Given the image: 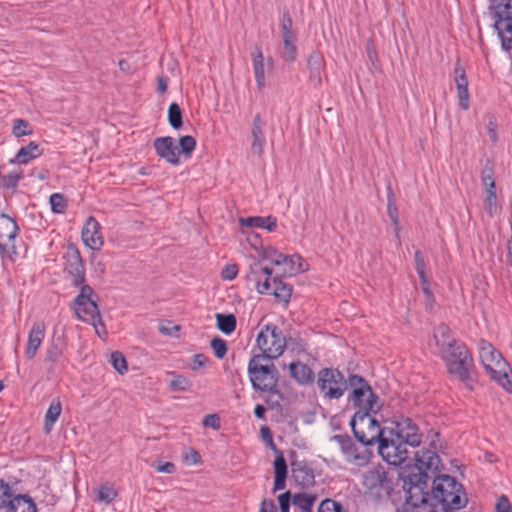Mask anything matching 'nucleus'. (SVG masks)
Returning <instances> with one entry per match:
<instances>
[{
	"mask_svg": "<svg viewBox=\"0 0 512 512\" xmlns=\"http://www.w3.org/2000/svg\"><path fill=\"white\" fill-rule=\"evenodd\" d=\"M432 499L440 505L443 512L460 509L465 506L467 498L462 485L449 475L433 477Z\"/></svg>",
	"mask_w": 512,
	"mask_h": 512,
	"instance_id": "nucleus-1",
	"label": "nucleus"
},
{
	"mask_svg": "<svg viewBox=\"0 0 512 512\" xmlns=\"http://www.w3.org/2000/svg\"><path fill=\"white\" fill-rule=\"evenodd\" d=\"M441 447L438 434L433 435L429 443V448H422L415 454V466L418 474L410 475V482L415 486L426 485L427 480L437 475L441 468V460L438 455V449Z\"/></svg>",
	"mask_w": 512,
	"mask_h": 512,
	"instance_id": "nucleus-2",
	"label": "nucleus"
},
{
	"mask_svg": "<svg viewBox=\"0 0 512 512\" xmlns=\"http://www.w3.org/2000/svg\"><path fill=\"white\" fill-rule=\"evenodd\" d=\"M479 357L492 379L497 381L507 391L512 392V376L509 374L508 363L500 352L491 343L480 340Z\"/></svg>",
	"mask_w": 512,
	"mask_h": 512,
	"instance_id": "nucleus-3",
	"label": "nucleus"
},
{
	"mask_svg": "<svg viewBox=\"0 0 512 512\" xmlns=\"http://www.w3.org/2000/svg\"><path fill=\"white\" fill-rule=\"evenodd\" d=\"M448 372L472 388L474 383V363L471 354L462 343L454 346L442 356Z\"/></svg>",
	"mask_w": 512,
	"mask_h": 512,
	"instance_id": "nucleus-4",
	"label": "nucleus"
},
{
	"mask_svg": "<svg viewBox=\"0 0 512 512\" xmlns=\"http://www.w3.org/2000/svg\"><path fill=\"white\" fill-rule=\"evenodd\" d=\"M248 374L252 387L262 392H274L277 387L278 373L273 363L265 356L255 355L248 364Z\"/></svg>",
	"mask_w": 512,
	"mask_h": 512,
	"instance_id": "nucleus-5",
	"label": "nucleus"
},
{
	"mask_svg": "<svg viewBox=\"0 0 512 512\" xmlns=\"http://www.w3.org/2000/svg\"><path fill=\"white\" fill-rule=\"evenodd\" d=\"M351 393L349 401L358 408L356 413L377 412L380 409L378 405V396L373 392L367 381L359 375H351L348 379Z\"/></svg>",
	"mask_w": 512,
	"mask_h": 512,
	"instance_id": "nucleus-6",
	"label": "nucleus"
},
{
	"mask_svg": "<svg viewBox=\"0 0 512 512\" xmlns=\"http://www.w3.org/2000/svg\"><path fill=\"white\" fill-rule=\"evenodd\" d=\"M362 485L366 493L378 501L387 500L393 491V479L380 465L370 468L363 474Z\"/></svg>",
	"mask_w": 512,
	"mask_h": 512,
	"instance_id": "nucleus-7",
	"label": "nucleus"
},
{
	"mask_svg": "<svg viewBox=\"0 0 512 512\" xmlns=\"http://www.w3.org/2000/svg\"><path fill=\"white\" fill-rule=\"evenodd\" d=\"M356 439L363 445H373L379 442L384 430L371 412L355 413L350 422Z\"/></svg>",
	"mask_w": 512,
	"mask_h": 512,
	"instance_id": "nucleus-8",
	"label": "nucleus"
},
{
	"mask_svg": "<svg viewBox=\"0 0 512 512\" xmlns=\"http://www.w3.org/2000/svg\"><path fill=\"white\" fill-rule=\"evenodd\" d=\"M80 293L73 302V309L78 319L89 324L100 323L103 327L100 311L97 305L98 296L89 285H80Z\"/></svg>",
	"mask_w": 512,
	"mask_h": 512,
	"instance_id": "nucleus-9",
	"label": "nucleus"
},
{
	"mask_svg": "<svg viewBox=\"0 0 512 512\" xmlns=\"http://www.w3.org/2000/svg\"><path fill=\"white\" fill-rule=\"evenodd\" d=\"M256 343L265 360L280 357L286 348V339L276 325H266L257 335Z\"/></svg>",
	"mask_w": 512,
	"mask_h": 512,
	"instance_id": "nucleus-10",
	"label": "nucleus"
},
{
	"mask_svg": "<svg viewBox=\"0 0 512 512\" xmlns=\"http://www.w3.org/2000/svg\"><path fill=\"white\" fill-rule=\"evenodd\" d=\"M378 451L382 458L391 465H400L407 458V444L392 430H384L379 440Z\"/></svg>",
	"mask_w": 512,
	"mask_h": 512,
	"instance_id": "nucleus-11",
	"label": "nucleus"
},
{
	"mask_svg": "<svg viewBox=\"0 0 512 512\" xmlns=\"http://www.w3.org/2000/svg\"><path fill=\"white\" fill-rule=\"evenodd\" d=\"M348 381L337 369L324 368L319 371L317 386L327 399H339L347 390Z\"/></svg>",
	"mask_w": 512,
	"mask_h": 512,
	"instance_id": "nucleus-12",
	"label": "nucleus"
},
{
	"mask_svg": "<svg viewBox=\"0 0 512 512\" xmlns=\"http://www.w3.org/2000/svg\"><path fill=\"white\" fill-rule=\"evenodd\" d=\"M333 440L338 444L346 462L359 467L369 463L372 452L367 445H357L347 435H335Z\"/></svg>",
	"mask_w": 512,
	"mask_h": 512,
	"instance_id": "nucleus-13",
	"label": "nucleus"
},
{
	"mask_svg": "<svg viewBox=\"0 0 512 512\" xmlns=\"http://www.w3.org/2000/svg\"><path fill=\"white\" fill-rule=\"evenodd\" d=\"M64 269L73 277V284L80 286L85 281V269L81 254L75 246H69L64 253Z\"/></svg>",
	"mask_w": 512,
	"mask_h": 512,
	"instance_id": "nucleus-14",
	"label": "nucleus"
},
{
	"mask_svg": "<svg viewBox=\"0 0 512 512\" xmlns=\"http://www.w3.org/2000/svg\"><path fill=\"white\" fill-rule=\"evenodd\" d=\"M272 272L269 267H263L260 263H253L250 265L247 279L256 284V289L260 294L270 295L273 289Z\"/></svg>",
	"mask_w": 512,
	"mask_h": 512,
	"instance_id": "nucleus-15",
	"label": "nucleus"
},
{
	"mask_svg": "<svg viewBox=\"0 0 512 512\" xmlns=\"http://www.w3.org/2000/svg\"><path fill=\"white\" fill-rule=\"evenodd\" d=\"M81 237L83 243L94 251H100L104 245V237L101 233V225L95 217L90 216L82 228Z\"/></svg>",
	"mask_w": 512,
	"mask_h": 512,
	"instance_id": "nucleus-16",
	"label": "nucleus"
},
{
	"mask_svg": "<svg viewBox=\"0 0 512 512\" xmlns=\"http://www.w3.org/2000/svg\"><path fill=\"white\" fill-rule=\"evenodd\" d=\"M407 445L416 447L421 443V434L417 425L410 418H401L395 422L394 427L389 428Z\"/></svg>",
	"mask_w": 512,
	"mask_h": 512,
	"instance_id": "nucleus-17",
	"label": "nucleus"
},
{
	"mask_svg": "<svg viewBox=\"0 0 512 512\" xmlns=\"http://www.w3.org/2000/svg\"><path fill=\"white\" fill-rule=\"evenodd\" d=\"M251 59L256 85L257 88L261 91L266 86L265 68L267 66L269 69H273L274 62L272 57H269L267 59V63H265L264 54L261 47L258 45L254 46L253 50L251 51Z\"/></svg>",
	"mask_w": 512,
	"mask_h": 512,
	"instance_id": "nucleus-18",
	"label": "nucleus"
},
{
	"mask_svg": "<svg viewBox=\"0 0 512 512\" xmlns=\"http://www.w3.org/2000/svg\"><path fill=\"white\" fill-rule=\"evenodd\" d=\"M46 324L43 320H37L32 324L28 333V339L25 347V356L28 360L33 359L46 335Z\"/></svg>",
	"mask_w": 512,
	"mask_h": 512,
	"instance_id": "nucleus-19",
	"label": "nucleus"
},
{
	"mask_svg": "<svg viewBox=\"0 0 512 512\" xmlns=\"http://www.w3.org/2000/svg\"><path fill=\"white\" fill-rule=\"evenodd\" d=\"M18 232L16 221L9 215L0 214V248L14 249L15 239Z\"/></svg>",
	"mask_w": 512,
	"mask_h": 512,
	"instance_id": "nucleus-20",
	"label": "nucleus"
},
{
	"mask_svg": "<svg viewBox=\"0 0 512 512\" xmlns=\"http://www.w3.org/2000/svg\"><path fill=\"white\" fill-rule=\"evenodd\" d=\"M153 146L160 158L172 165L179 163V153L172 137H158L154 140Z\"/></svg>",
	"mask_w": 512,
	"mask_h": 512,
	"instance_id": "nucleus-21",
	"label": "nucleus"
},
{
	"mask_svg": "<svg viewBox=\"0 0 512 512\" xmlns=\"http://www.w3.org/2000/svg\"><path fill=\"white\" fill-rule=\"evenodd\" d=\"M277 266L282 267L281 273L286 276H295L309 269L308 263L298 254L278 256Z\"/></svg>",
	"mask_w": 512,
	"mask_h": 512,
	"instance_id": "nucleus-22",
	"label": "nucleus"
},
{
	"mask_svg": "<svg viewBox=\"0 0 512 512\" xmlns=\"http://www.w3.org/2000/svg\"><path fill=\"white\" fill-rule=\"evenodd\" d=\"M266 146V137L264 134V122L260 114H256L253 118L251 127V152L262 157Z\"/></svg>",
	"mask_w": 512,
	"mask_h": 512,
	"instance_id": "nucleus-23",
	"label": "nucleus"
},
{
	"mask_svg": "<svg viewBox=\"0 0 512 512\" xmlns=\"http://www.w3.org/2000/svg\"><path fill=\"white\" fill-rule=\"evenodd\" d=\"M454 73L459 105L463 110H467L470 106V95L468 91V79L466 72L464 68L457 63Z\"/></svg>",
	"mask_w": 512,
	"mask_h": 512,
	"instance_id": "nucleus-24",
	"label": "nucleus"
},
{
	"mask_svg": "<svg viewBox=\"0 0 512 512\" xmlns=\"http://www.w3.org/2000/svg\"><path fill=\"white\" fill-rule=\"evenodd\" d=\"M307 67L309 70V82L315 87L321 85L325 67L323 55L319 52H312L307 59Z\"/></svg>",
	"mask_w": 512,
	"mask_h": 512,
	"instance_id": "nucleus-25",
	"label": "nucleus"
},
{
	"mask_svg": "<svg viewBox=\"0 0 512 512\" xmlns=\"http://www.w3.org/2000/svg\"><path fill=\"white\" fill-rule=\"evenodd\" d=\"M434 338L436 341V345L440 349L441 356L446 354L447 351H450L451 348L460 344L457 342L449 327L444 324L439 325L434 331Z\"/></svg>",
	"mask_w": 512,
	"mask_h": 512,
	"instance_id": "nucleus-26",
	"label": "nucleus"
},
{
	"mask_svg": "<svg viewBox=\"0 0 512 512\" xmlns=\"http://www.w3.org/2000/svg\"><path fill=\"white\" fill-rule=\"evenodd\" d=\"M291 377L300 385H309L314 380L313 370L300 361L291 362L288 366Z\"/></svg>",
	"mask_w": 512,
	"mask_h": 512,
	"instance_id": "nucleus-27",
	"label": "nucleus"
},
{
	"mask_svg": "<svg viewBox=\"0 0 512 512\" xmlns=\"http://www.w3.org/2000/svg\"><path fill=\"white\" fill-rule=\"evenodd\" d=\"M43 154V149L35 142H30L28 145L21 147L17 152L15 158L10 160L11 164H27L30 160L36 159Z\"/></svg>",
	"mask_w": 512,
	"mask_h": 512,
	"instance_id": "nucleus-28",
	"label": "nucleus"
},
{
	"mask_svg": "<svg viewBox=\"0 0 512 512\" xmlns=\"http://www.w3.org/2000/svg\"><path fill=\"white\" fill-rule=\"evenodd\" d=\"M292 476L298 484L304 487L314 483L313 470L303 463H292Z\"/></svg>",
	"mask_w": 512,
	"mask_h": 512,
	"instance_id": "nucleus-29",
	"label": "nucleus"
},
{
	"mask_svg": "<svg viewBox=\"0 0 512 512\" xmlns=\"http://www.w3.org/2000/svg\"><path fill=\"white\" fill-rule=\"evenodd\" d=\"M239 223L242 227L264 228L270 232L274 231L277 227V220L275 217H272V216H268V217L254 216V217L240 218Z\"/></svg>",
	"mask_w": 512,
	"mask_h": 512,
	"instance_id": "nucleus-30",
	"label": "nucleus"
},
{
	"mask_svg": "<svg viewBox=\"0 0 512 512\" xmlns=\"http://www.w3.org/2000/svg\"><path fill=\"white\" fill-rule=\"evenodd\" d=\"M495 28L501 39L502 48L506 51H510L512 49V22L507 19L497 20L495 22Z\"/></svg>",
	"mask_w": 512,
	"mask_h": 512,
	"instance_id": "nucleus-31",
	"label": "nucleus"
},
{
	"mask_svg": "<svg viewBox=\"0 0 512 512\" xmlns=\"http://www.w3.org/2000/svg\"><path fill=\"white\" fill-rule=\"evenodd\" d=\"M274 491L285 488V480L287 477V464L282 453L278 454L274 460Z\"/></svg>",
	"mask_w": 512,
	"mask_h": 512,
	"instance_id": "nucleus-32",
	"label": "nucleus"
},
{
	"mask_svg": "<svg viewBox=\"0 0 512 512\" xmlns=\"http://www.w3.org/2000/svg\"><path fill=\"white\" fill-rule=\"evenodd\" d=\"M7 512H36V505L30 497L18 495L7 503Z\"/></svg>",
	"mask_w": 512,
	"mask_h": 512,
	"instance_id": "nucleus-33",
	"label": "nucleus"
},
{
	"mask_svg": "<svg viewBox=\"0 0 512 512\" xmlns=\"http://www.w3.org/2000/svg\"><path fill=\"white\" fill-rule=\"evenodd\" d=\"M317 500L315 494L302 492L293 495L292 503L300 512H312V507Z\"/></svg>",
	"mask_w": 512,
	"mask_h": 512,
	"instance_id": "nucleus-34",
	"label": "nucleus"
},
{
	"mask_svg": "<svg viewBox=\"0 0 512 512\" xmlns=\"http://www.w3.org/2000/svg\"><path fill=\"white\" fill-rule=\"evenodd\" d=\"M217 328L224 334L229 335L235 331L237 320L234 314L217 313L215 315Z\"/></svg>",
	"mask_w": 512,
	"mask_h": 512,
	"instance_id": "nucleus-35",
	"label": "nucleus"
},
{
	"mask_svg": "<svg viewBox=\"0 0 512 512\" xmlns=\"http://www.w3.org/2000/svg\"><path fill=\"white\" fill-rule=\"evenodd\" d=\"M61 402L59 399H54L46 412L45 415V431L49 433L55 424V422L58 420L60 414H61Z\"/></svg>",
	"mask_w": 512,
	"mask_h": 512,
	"instance_id": "nucleus-36",
	"label": "nucleus"
},
{
	"mask_svg": "<svg viewBox=\"0 0 512 512\" xmlns=\"http://www.w3.org/2000/svg\"><path fill=\"white\" fill-rule=\"evenodd\" d=\"M118 492L111 483H104L97 489V500L104 504H110L117 497Z\"/></svg>",
	"mask_w": 512,
	"mask_h": 512,
	"instance_id": "nucleus-37",
	"label": "nucleus"
},
{
	"mask_svg": "<svg viewBox=\"0 0 512 512\" xmlns=\"http://www.w3.org/2000/svg\"><path fill=\"white\" fill-rule=\"evenodd\" d=\"M292 288L278 278H273V289L270 295L287 302L291 297Z\"/></svg>",
	"mask_w": 512,
	"mask_h": 512,
	"instance_id": "nucleus-38",
	"label": "nucleus"
},
{
	"mask_svg": "<svg viewBox=\"0 0 512 512\" xmlns=\"http://www.w3.org/2000/svg\"><path fill=\"white\" fill-rule=\"evenodd\" d=\"M283 40V50L281 53V58L288 63H292L297 58V48L295 45L296 37L290 38H282Z\"/></svg>",
	"mask_w": 512,
	"mask_h": 512,
	"instance_id": "nucleus-39",
	"label": "nucleus"
},
{
	"mask_svg": "<svg viewBox=\"0 0 512 512\" xmlns=\"http://www.w3.org/2000/svg\"><path fill=\"white\" fill-rule=\"evenodd\" d=\"M12 133L15 137L19 138L31 135L33 129L28 121L17 118L13 120Z\"/></svg>",
	"mask_w": 512,
	"mask_h": 512,
	"instance_id": "nucleus-40",
	"label": "nucleus"
},
{
	"mask_svg": "<svg viewBox=\"0 0 512 512\" xmlns=\"http://www.w3.org/2000/svg\"><path fill=\"white\" fill-rule=\"evenodd\" d=\"M168 121L172 128L178 130L182 127V112L177 103H171L168 108Z\"/></svg>",
	"mask_w": 512,
	"mask_h": 512,
	"instance_id": "nucleus-41",
	"label": "nucleus"
},
{
	"mask_svg": "<svg viewBox=\"0 0 512 512\" xmlns=\"http://www.w3.org/2000/svg\"><path fill=\"white\" fill-rule=\"evenodd\" d=\"M173 376L169 387L172 391H186L192 386V381L181 374L170 373Z\"/></svg>",
	"mask_w": 512,
	"mask_h": 512,
	"instance_id": "nucleus-42",
	"label": "nucleus"
},
{
	"mask_svg": "<svg viewBox=\"0 0 512 512\" xmlns=\"http://www.w3.org/2000/svg\"><path fill=\"white\" fill-rule=\"evenodd\" d=\"M387 211L390 219L396 226V230H399V217H398V209L395 203L394 194L390 187H388V203H387Z\"/></svg>",
	"mask_w": 512,
	"mask_h": 512,
	"instance_id": "nucleus-43",
	"label": "nucleus"
},
{
	"mask_svg": "<svg viewBox=\"0 0 512 512\" xmlns=\"http://www.w3.org/2000/svg\"><path fill=\"white\" fill-rule=\"evenodd\" d=\"M497 15L498 20L507 19L512 22V0H498Z\"/></svg>",
	"mask_w": 512,
	"mask_h": 512,
	"instance_id": "nucleus-44",
	"label": "nucleus"
},
{
	"mask_svg": "<svg viewBox=\"0 0 512 512\" xmlns=\"http://www.w3.org/2000/svg\"><path fill=\"white\" fill-rule=\"evenodd\" d=\"M317 512H346V510L341 503L327 498L320 503Z\"/></svg>",
	"mask_w": 512,
	"mask_h": 512,
	"instance_id": "nucleus-45",
	"label": "nucleus"
},
{
	"mask_svg": "<svg viewBox=\"0 0 512 512\" xmlns=\"http://www.w3.org/2000/svg\"><path fill=\"white\" fill-rule=\"evenodd\" d=\"M110 362L120 374H124L128 370L126 359L121 352H113L110 356Z\"/></svg>",
	"mask_w": 512,
	"mask_h": 512,
	"instance_id": "nucleus-46",
	"label": "nucleus"
},
{
	"mask_svg": "<svg viewBox=\"0 0 512 512\" xmlns=\"http://www.w3.org/2000/svg\"><path fill=\"white\" fill-rule=\"evenodd\" d=\"M180 151L186 156H190L196 147V140L190 135L182 136L179 139Z\"/></svg>",
	"mask_w": 512,
	"mask_h": 512,
	"instance_id": "nucleus-47",
	"label": "nucleus"
},
{
	"mask_svg": "<svg viewBox=\"0 0 512 512\" xmlns=\"http://www.w3.org/2000/svg\"><path fill=\"white\" fill-rule=\"evenodd\" d=\"M51 209L55 213H63L66 210L67 202L60 193H54L50 196Z\"/></svg>",
	"mask_w": 512,
	"mask_h": 512,
	"instance_id": "nucleus-48",
	"label": "nucleus"
},
{
	"mask_svg": "<svg viewBox=\"0 0 512 512\" xmlns=\"http://www.w3.org/2000/svg\"><path fill=\"white\" fill-rule=\"evenodd\" d=\"M414 259H415V269L417 271V274L419 275L421 284H426L427 283V277L425 274L426 264H425L424 258L422 256V253L419 250H417L415 252Z\"/></svg>",
	"mask_w": 512,
	"mask_h": 512,
	"instance_id": "nucleus-49",
	"label": "nucleus"
},
{
	"mask_svg": "<svg viewBox=\"0 0 512 512\" xmlns=\"http://www.w3.org/2000/svg\"><path fill=\"white\" fill-rule=\"evenodd\" d=\"M481 181H482L483 187L491 186V184H495L494 168L489 161L482 168Z\"/></svg>",
	"mask_w": 512,
	"mask_h": 512,
	"instance_id": "nucleus-50",
	"label": "nucleus"
},
{
	"mask_svg": "<svg viewBox=\"0 0 512 512\" xmlns=\"http://www.w3.org/2000/svg\"><path fill=\"white\" fill-rule=\"evenodd\" d=\"M293 21L289 14V12L283 13L282 19H281V32H282V38H290L295 37L293 31H292Z\"/></svg>",
	"mask_w": 512,
	"mask_h": 512,
	"instance_id": "nucleus-51",
	"label": "nucleus"
},
{
	"mask_svg": "<svg viewBox=\"0 0 512 512\" xmlns=\"http://www.w3.org/2000/svg\"><path fill=\"white\" fill-rule=\"evenodd\" d=\"M484 209L489 217H494L497 214L499 210L497 195H486L484 199Z\"/></svg>",
	"mask_w": 512,
	"mask_h": 512,
	"instance_id": "nucleus-52",
	"label": "nucleus"
},
{
	"mask_svg": "<svg viewBox=\"0 0 512 512\" xmlns=\"http://www.w3.org/2000/svg\"><path fill=\"white\" fill-rule=\"evenodd\" d=\"M211 348L218 359L224 358L227 353L226 341L219 337H216L211 341Z\"/></svg>",
	"mask_w": 512,
	"mask_h": 512,
	"instance_id": "nucleus-53",
	"label": "nucleus"
},
{
	"mask_svg": "<svg viewBox=\"0 0 512 512\" xmlns=\"http://www.w3.org/2000/svg\"><path fill=\"white\" fill-rule=\"evenodd\" d=\"M61 355V349L56 344H52L45 353L44 362L52 366L58 361Z\"/></svg>",
	"mask_w": 512,
	"mask_h": 512,
	"instance_id": "nucleus-54",
	"label": "nucleus"
},
{
	"mask_svg": "<svg viewBox=\"0 0 512 512\" xmlns=\"http://www.w3.org/2000/svg\"><path fill=\"white\" fill-rule=\"evenodd\" d=\"M22 175L20 172H11L1 177L2 186L11 189L15 188L20 181Z\"/></svg>",
	"mask_w": 512,
	"mask_h": 512,
	"instance_id": "nucleus-55",
	"label": "nucleus"
},
{
	"mask_svg": "<svg viewBox=\"0 0 512 512\" xmlns=\"http://www.w3.org/2000/svg\"><path fill=\"white\" fill-rule=\"evenodd\" d=\"M11 488L10 486L4 482V480L0 479V509L4 508L9 500L11 499Z\"/></svg>",
	"mask_w": 512,
	"mask_h": 512,
	"instance_id": "nucleus-56",
	"label": "nucleus"
},
{
	"mask_svg": "<svg viewBox=\"0 0 512 512\" xmlns=\"http://www.w3.org/2000/svg\"><path fill=\"white\" fill-rule=\"evenodd\" d=\"M209 362V359L204 354H194L191 359V363L189 365V368L193 371H197L201 368L206 367L207 363Z\"/></svg>",
	"mask_w": 512,
	"mask_h": 512,
	"instance_id": "nucleus-57",
	"label": "nucleus"
},
{
	"mask_svg": "<svg viewBox=\"0 0 512 512\" xmlns=\"http://www.w3.org/2000/svg\"><path fill=\"white\" fill-rule=\"evenodd\" d=\"M152 467L160 472V473H166V474H173L176 471V466L172 462H161V461H154L152 463Z\"/></svg>",
	"mask_w": 512,
	"mask_h": 512,
	"instance_id": "nucleus-58",
	"label": "nucleus"
},
{
	"mask_svg": "<svg viewBox=\"0 0 512 512\" xmlns=\"http://www.w3.org/2000/svg\"><path fill=\"white\" fill-rule=\"evenodd\" d=\"M238 266L236 264H228L221 271V278L225 281H232L238 275Z\"/></svg>",
	"mask_w": 512,
	"mask_h": 512,
	"instance_id": "nucleus-59",
	"label": "nucleus"
},
{
	"mask_svg": "<svg viewBox=\"0 0 512 512\" xmlns=\"http://www.w3.org/2000/svg\"><path fill=\"white\" fill-rule=\"evenodd\" d=\"M179 330L180 327L170 321L163 322L159 325V332L165 336H176Z\"/></svg>",
	"mask_w": 512,
	"mask_h": 512,
	"instance_id": "nucleus-60",
	"label": "nucleus"
},
{
	"mask_svg": "<svg viewBox=\"0 0 512 512\" xmlns=\"http://www.w3.org/2000/svg\"><path fill=\"white\" fill-rule=\"evenodd\" d=\"M183 461L188 465L198 464L201 460L200 454L193 448L186 450L182 455Z\"/></svg>",
	"mask_w": 512,
	"mask_h": 512,
	"instance_id": "nucleus-61",
	"label": "nucleus"
},
{
	"mask_svg": "<svg viewBox=\"0 0 512 512\" xmlns=\"http://www.w3.org/2000/svg\"><path fill=\"white\" fill-rule=\"evenodd\" d=\"M293 495L290 491H286L278 496V502L280 505V512H289L290 503L292 501Z\"/></svg>",
	"mask_w": 512,
	"mask_h": 512,
	"instance_id": "nucleus-62",
	"label": "nucleus"
},
{
	"mask_svg": "<svg viewBox=\"0 0 512 512\" xmlns=\"http://www.w3.org/2000/svg\"><path fill=\"white\" fill-rule=\"evenodd\" d=\"M203 425L218 430L220 428V418L216 414L206 415L203 419Z\"/></svg>",
	"mask_w": 512,
	"mask_h": 512,
	"instance_id": "nucleus-63",
	"label": "nucleus"
},
{
	"mask_svg": "<svg viewBox=\"0 0 512 512\" xmlns=\"http://www.w3.org/2000/svg\"><path fill=\"white\" fill-rule=\"evenodd\" d=\"M497 512H512V506L506 496H501L496 503Z\"/></svg>",
	"mask_w": 512,
	"mask_h": 512,
	"instance_id": "nucleus-64",
	"label": "nucleus"
}]
</instances>
